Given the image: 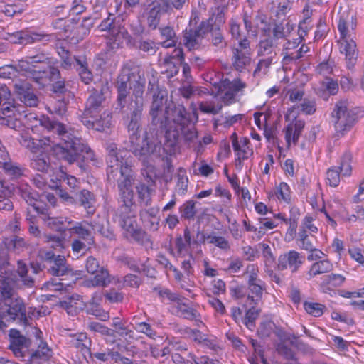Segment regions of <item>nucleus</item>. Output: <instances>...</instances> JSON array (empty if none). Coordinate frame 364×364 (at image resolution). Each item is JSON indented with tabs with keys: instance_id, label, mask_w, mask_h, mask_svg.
I'll list each match as a JSON object with an SVG mask.
<instances>
[{
	"instance_id": "15",
	"label": "nucleus",
	"mask_w": 364,
	"mask_h": 364,
	"mask_svg": "<svg viewBox=\"0 0 364 364\" xmlns=\"http://www.w3.org/2000/svg\"><path fill=\"white\" fill-rule=\"evenodd\" d=\"M9 348L17 358H24L26 353H29L28 348L31 341L22 336L19 331L11 329L9 332Z\"/></svg>"
},
{
	"instance_id": "3",
	"label": "nucleus",
	"mask_w": 364,
	"mask_h": 364,
	"mask_svg": "<svg viewBox=\"0 0 364 364\" xmlns=\"http://www.w3.org/2000/svg\"><path fill=\"white\" fill-rule=\"evenodd\" d=\"M166 114L169 115V119L173 122V125H171L166 131L164 149L169 154H172L179 142L178 128L190 123L191 117L183 105H176L172 101L167 102Z\"/></svg>"
},
{
	"instance_id": "39",
	"label": "nucleus",
	"mask_w": 364,
	"mask_h": 364,
	"mask_svg": "<svg viewBox=\"0 0 364 364\" xmlns=\"http://www.w3.org/2000/svg\"><path fill=\"white\" fill-rule=\"evenodd\" d=\"M301 40L296 38L294 41L287 40L283 47V62L288 64L291 61L298 60V55H296V48L298 47Z\"/></svg>"
},
{
	"instance_id": "53",
	"label": "nucleus",
	"mask_w": 364,
	"mask_h": 364,
	"mask_svg": "<svg viewBox=\"0 0 364 364\" xmlns=\"http://www.w3.org/2000/svg\"><path fill=\"white\" fill-rule=\"evenodd\" d=\"M261 313V309H257L255 306H252L247 309L243 317V323L245 326L252 330L255 327V321L258 318Z\"/></svg>"
},
{
	"instance_id": "38",
	"label": "nucleus",
	"mask_w": 364,
	"mask_h": 364,
	"mask_svg": "<svg viewBox=\"0 0 364 364\" xmlns=\"http://www.w3.org/2000/svg\"><path fill=\"white\" fill-rule=\"evenodd\" d=\"M56 50L61 60L60 66L65 70H70L74 67V65L77 63V60L81 58L73 55L71 53L63 46L57 45Z\"/></svg>"
},
{
	"instance_id": "57",
	"label": "nucleus",
	"mask_w": 364,
	"mask_h": 364,
	"mask_svg": "<svg viewBox=\"0 0 364 364\" xmlns=\"http://www.w3.org/2000/svg\"><path fill=\"white\" fill-rule=\"evenodd\" d=\"M304 306L308 314L315 317L321 316L326 309V306L321 304L307 301L304 303Z\"/></svg>"
},
{
	"instance_id": "13",
	"label": "nucleus",
	"mask_w": 364,
	"mask_h": 364,
	"mask_svg": "<svg viewBox=\"0 0 364 364\" xmlns=\"http://www.w3.org/2000/svg\"><path fill=\"white\" fill-rule=\"evenodd\" d=\"M232 65L236 70L242 72L251 62V48L247 38L241 39L237 46L232 48Z\"/></svg>"
},
{
	"instance_id": "5",
	"label": "nucleus",
	"mask_w": 364,
	"mask_h": 364,
	"mask_svg": "<svg viewBox=\"0 0 364 364\" xmlns=\"http://www.w3.org/2000/svg\"><path fill=\"white\" fill-rule=\"evenodd\" d=\"M108 151L107 169V180L118 179L125 176V173L132 175L130 154L126 149H118L117 144L111 143L107 145Z\"/></svg>"
},
{
	"instance_id": "32",
	"label": "nucleus",
	"mask_w": 364,
	"mask_h": 364,
	"mask_svg": "<svg viewBox=\"0 0 364 364\" xmlns=\"http://www.w3.org/2000/svg\"><path fill=\"white\" fill-rule=\"evenodd\" d=\"M333 269V264L328 259H323L314 262L308 272L309 278H314L319 274L331 272Z\"/></svg>"
},
{
	"instance_id": "18",
	"label": "nucleus",
	"mask_w": 364,
	"mask_h": 364,
	"mask_svg": "<svg viewBox=\"0 0 364 364\" xmlns=\"http://www.w3.org/2000/svg\"><path fill=\"white\" fill-rule=\"evenodd\" d=\"M304 257L295 250H290L281 255L278 258L277 267L279 270L289 268L291 272H296L302 265Z\"/></svg>"
},
{
	"instance_id": "28",
	"label": "nucleus",
	"mask_w": 364,
	"mask_h": 364,
	"mask_svg": "<svg viewBox=\"0 0 364 364\" xmlns=\"http://www.w3.org/2000/svg\"><path fill=\"white\" fill-rule=\"evenodd\" d=\"M346 281V277L341 274H326L321 278L319 286L324 292L340 287Z\"/></svg>"
},
{
	"instance_id": "47",
	"label": "nucleus",
	"mask_w": 364,
	"mask_h": 364,
	"mask_svg": "<svg viewBox=\"0 0 364 364\" xmlns=\"http://www.w3.org/2000/svg\"><path fill=\"white\" fill-rule=\"evenodd\" d=\"M161 35L165 40L161 42V46L164 48L175 47L177 43V37L173 28L166 26L161 28Z\"/></svg>"
},
{
	"instance_id": "50",
	"label": "nucleus",
	"mask_w": 364,
	"mask_h": 364,
	"mask_svg": "<svg viewBox=\"0 0 364 364\" xmlns=\"http://www.w3.org/2000/svg\"><path fill=\"white\" fill-rule=\"evenodd\" d=\"M196 201L189 200L186 201L179 207V213L181 218L186 220H193L197 213L196 208Z\"/></svg>"
},
{
	"instance_id": "19",
	"label": "nucleus",
	"mask_w": 364,
	"mask_h": 364,
	"mask_svg": "<svg viewBox=\"0 0 364 364\" xmlns=\"http://www.w3.org/2000/svg\"><path fill=\"white\" fill-rule=\"evenodd\" d=\"M9 264L7 252L1 250L0 252V294L4 299L11 298L14 291L8 279L3 275L4 272L1 271L4 269L6 273Z\"/></svg>"
},
{
	"instance_id": "43",
	"label": "nucleus",
	"mask_w": 364,
	"mask_h": 364,
	"mask_svg": "<svg viewBox=\"0 0 364 364\" xmlns=\"http://www.w3.org/2000/svg\"><path fill=\"white\" fill-rule=\"evenodd\" d=\"M159 152H161V151ZM159 156L160 153H159L158 155L149 156L145 159V161L140 159L143 163V166H144V168L141 169V174L144 178V182H145L146 184L155 185L156 173L154 171V166L151 165L149 162V159L152 157H159Z\"/></svg>"
},
{
	"instance_id": "24",
	"label": "nucleus",
	"mask_w": 364,
	"mask_h": 364,
	"mask_svg": "<svg viewBox=\"0 0 364 364\" xmlns=\"http://www.w3.org/2000/svg\"><path fill=\"white\" fill-rule=\"evenodd\" d=\"M87 226H90V223L83 220L75 222L72 227H65V228L71 235H77V239L87 240L89 244H95L94 235Z\"/></svg>"
},
{
	"instance_id": "49",
	"label": "nucleus",
	"mask_w": 364,
	"mask_h": 364,
	"mask_svg": "<svg viewBox=\"0 0 364 364\" xmlns=\"http://www.w3.org/2000/svg\"><path fill=\"white\" fill-rule=\"evenodd\" d=\"M31 166L33 168L43 173H47L50 168L49 158L41 154L33 157Z\"/></svg>"
},
{
	"instance_id": "26",
	"label": "nucleus",
	"mask_w": 364,
	"mask_h": 364,
	"mask_svg": "<svg viewBox=\"0 0 364 364\" xmlns=\"http://www.w3.org/2000/svg\"><path fill=\"white\" fill-rule=\"evenodd\" d=\"M117 213L120 218V225L125 231V237H128V233L137 227L135 219L136 210H118Z\"/></svg>"
},
{
	"instance_id": "17",
	"label": "nucleus",
	"mask_w": 364,
	"mask_h": 364,
	"mask_svg": "<svg viewBox=\"0 0 364 364\" xmlns=\"http://www.w3.org/2000/svg\"><path fill=\"white\" fill-rule=\"evenodd\" d=\"M356 26L357 21L355 16L348 11L343 12L340 16L338 25L341 35L338 41L353 39Z\"/></svg>"
},
{
	"instance_id": "41",
	"label": "nucleus",
	"mask_w": 364,
	"mask_h": 364,
	"mask_svg": "<svg viewBox=\"0 0 364 364\" xmlns=\"http://www.w3.org/2000/svg\"><path fill=\"white\" fill-rule=\"evenodd\" d=\"M183 299L181 296L178 301H176L173 304V309H175V314L185 318L192 320L197 316V311L191 308L188 304L184 303Z\"/></svg>"
},
{
	"instance_id": "44",
	"label": "nucleus",
	"mask_w": 364,
	"mask_h": 364,
	"mask_svg": "<svg viewBox=\"0 0 364 364\" xmlns=\"http://www.w3.org/2000/svg\"><path fill=\"white\" fill-rule=\"evenodd\" d=\"M141 80L140 82H135L133 85V95L134 99L132 101L134 103V107L143 108L144 107V98L143 94L144 91L145 79L144 77V72L141 70Z\"/></svg>"
},
{
	"instance_id": "12",
	"label": "nucleus",
	"mask_w": 364,
	"mask_h": 364,
	"mask_svg": "<svg viewBox=\"0 0 364 364\" xmlns=\"http://www.w3.org/2000/svg\"><path fill=\"white\" fill-rule=\"evenodd\" d=\"M257 272L258 269L254 265L247 266V273H249L247 287L251 294L247 296V300L251 301V304H257L266 289L265 283L258 277Z\"/></svg>"
},
{
	"instance_id": "7",
	"label": "nucleus",
	"mask_w": 364,
	"mask_h": 364,
	"mask_svg": "<svg viewBox=\"0 0 364 364\" xmlns=\"http://www.w3.org/2000/svg\"><path fill=\"white\" fill-rule=\"evenodd\" d=\"M148 90L153 93V101L151 105L149 114L151 117V124L159 127L161 131L159 132V136L163 133L162 129L166 127L169 120V115L166 114L168 95L166 90H160L158 86L149 83Z\"/></svg>"
},
{
	"instance_id": "37",
	"label": "nucleus",
	"mask_w": 364,
	"mask_h": 364,
	"mask_svg": "<svg viewBox=\"0 0 364 364\" xmlns=\"http://www.w3.org/2000/svg\"><path fill=\"white\" fill-rule=\"evenodd\" d=\"M0 165L4 171V173L11 178H18L23 176V168L17 163L13 162L9 156L6 159H1Z\"/></svg>"
},
{
	"instance_id": "23",
	"label": "nucleus",
	"mask_w": 364,
	"mask_h": 364,
	"mask_svg": "<svg viewBox=\"0 0 364 364\" xmlns=\"http://www.w3.org/2000/svg\"><path fill=\"white\" fill-rule=\"evenodd\" d=\"M112 116L109 113L104 112L100 119L90 118V117H82V122L88 129H92L97 132H105L111 126Z\"/></svg>"
},
{
	"instance_id": "52",
	"label": "nucleus",
	"mask_w": 364,
	"mask_h": 364,
	"mask_svg": "<svg viewBox=\"0 0 364 364\" xmlns=\"http://www.w3.org/2000/svg\"><path fill=\"white\" fill-rule=\"evenodd\" d=\"M163 6L160 4L154 5L147 13V24L149 28L155 29L159 23L161 11Z\"/></svg>"
},
{
	"instance_id": "51",
	"label": "nucleus",
	"mask_w": 364,
	"mask_h": 364,
	"mask_svg": "<svg viewBox=\"0 0 364 364\" xmlns=\"http://www.w3.org/2000/svg\"><path fill=\"white\" fill-rule=\"evenodd\" d=\"M32 360H48L51 357V350L46 343L41 342L36 351L28 353Z\"/></svg>"
},
{
	"instance_id": "45",
	"label": "nucleus",
	"mask_w": 364,
	"mask_h": 364,
	"mask_svg": "<svg viewBox=\"0 0 364 364\" xmlns=\"http://www.w3.org/2000/svg\"><path fill=\"white\" fill-rule=\"evenodd\" d=\"M198 108L205 114L215 115L221 111L223 104L218 102V96H215L213 100L200 102L198 105Z\"/></svg>"
},
{
	"instance_id": "8",
	"label": "nucleus",
	"mask_w": 364,
	"mask_h": 364,
	"mask_svg": "<svg viewBox=\"0 0 364 364\" xmlns=\"http://www.w3.org/2000/svg\"><path fill=\"white\" fill-rule=\"evenodd\" d=\"M95 85V87L93 88L92 94L87 100L82 117H96L102 111L103 103L110 93L107 80H101L98 84Z\"/></svg>"
},
{
	"instance_id": "33",
	"label": "nucleus",
	"mask_w": 364,
	"mask_h": 364,
	"mask_svg": "<svg viewBox=\"0 0 364 364\" xmlns=\"http://www.w3.org/2000/svg\"><path fill=\"white\" fill-rule=\"evenodd\" d=\"M155 185L146 184L145 182H140L136 186L139 201L141 204L148 206L151 203V196L154 193Z\"/></svg>"
},
{
	"instance_id": "55",
	"label": "nucleus",
	"mask_w": 364,
	"mask_h": 364,
	"mask_svg": "<svg viewBox=\"0 0 364 364\" xmlns=\"http://www.w3.org/2000/svg\"><path fill=\"white\" fill-rule=\"evenodd\" d=\"M111 282L110 275L107 269L101 268L90 283L92 287H107Z\"/></svg>"
},
{
	"instance_id": "30",
	"label": "nucleus",
	"mask_w": 364,
	"mask_h": 364,
	"mask_svg": "<svg viewBox=\"0 0 364 364\" xmlns=\"http://www.w3.org/2000/svg\"><path fill=\"white\" fill-rule=\"evenodd\" d=\"M77 200L81 206H82L87 211L88 215H93L95 212V204L96 199L92 193L83 189L76 194Z\"/></svg>"
},
{
	"instance_id": "14",
	"label": "nucleus",
	"mask_w": 364,
	"mask_h": 364,
	"mask_svg": "<svg viewBox=\"0 0 364 364\" xmlns=\"http://www.w3.org/2000/svg\"><path fill=\"white\" fill-rule=\"evenodd\" d=\"M13 83L14 91L21 102L28 107L38 106L39 99L27 80L16 79Z\"/></svg>"
},
{
	"instance_id": "46",
	"label": "nucleus",
	"mask_w": 364,
	"mask_h": 364,
	"mask_svg": "<svg viewBox=\"0 0 364 364\" xmlns=\"http://www.w3.org/2000/svg\"><path fill=\"white\" fill-rule=\"evenodd\" d=\"M277 42L267 37L264 40L259 42L258 47V55L262 56H275V47L277 46Z\"/></svg>"
},
{
	"instance_id": "48",
	"label": "nucleus",
	"mask_w": 364,
	"mask_h": 364,
	"mask_svg": "<svg viewBox=\"0 0 364 364\" xmlns=\"http://www.w3.org/2000/svg\"><path fill=\"white\" fill-rule=\"evenodd\" d=\"M71 343L76 348L90 353L92 342L85 333H80L74 335Z\"/></svg>"
},
{
	"instance_id": "35",
	"label": "nucleus",
	"mask_w": 364,
	"mask_h": 364,
	"mask_svg": "<svg viewBox=\"0 0 364 364\" xmlns=\"http://www.w3.org/2000/svg\"><path fill=\"white\" fill-rule=\"evenodd\" d=\"M178 130L180 134L179 141L183 140V143L188 146L194 144L198 139V131L191 122L178 128Z\"/></svg>"
},
{
	"instance_id": "54",
	"label": "nucleus",
	"mask_w": 364,
	"mask_h": 364,
	"mask_svg": "<svg viewBox=\"0 0 364 364\" xmlns=\"http://www.w3.org/2000/svg\"><path fill=\"white\" fill-rule=\"evenodd\" d=\"M202 239L203 241L205 239L208 240L209 243L213 244L215 246L224 251H228L230 250V245L228 240L224 237L216 236L215 234H210L205 236L202 234Z\"/></svg>"
},
{
	"instance_id": "11",
	"label": "nucleus",
	"mask_w": 364,
	"mask_h": 364,
	"mask_svg": "<svg viewBox=\"0 0 364 364\" xmlns=\"http://www.w3.org/2000/svg\"><path fill=\"white\" fill-rule=\"evenodd\" d=\"M246 84L240 78H235L232 81L228 79L222 80L218 87V102L223 105H229L236 102V95L242 92L246 87Z\"/></svg>"
},
{
	"instance_id": "42",
	"label": "nucleus",
	"mask_w": 364,
	"mask_h": 364,
	"mask_svg": "<svg viewBox=\"0 0 364 364\" xmlns=\"http://www.w3.org/2000/svg\"><path fill=\"white\" fill-rule=\"evenodd\" d=\"M38 213L41 215L42 220L48 227L59 231L67 230L66 226H62L63 218L50 217L48 210L44 208H42Z\"/></svg>"
},
{
	"instance_id": "25",
	"label": "nucleus",
	"mask_w": 364,
	"mask_h": 364,
	"mask_svg": "<svg viewBox=\"0 0 364 364\" xmlns=\"http://www.w3.org/2000/svg\"><path fill=\"white\" fill-rule=\"evenodd\" d=\"M297 343V338L294 336H284L277 345V351L286 359L293 360L294 358V352L292 347H296Z\"/></svg>"
},
{
	"instance_id": "60",
	"label": "nucleus",
	"mask_w": 364,
	"mask_h": 364,
	"mask_svg": "<svg viewBox=\"0 0 364 364\" xmlns=\"http://www.w3.org/2000/svg\"><path fill=\"white\" fill-rule=\"evenodd\" d=\"M134 240L138 243L144 245L149 242V237L147 234L140 228L137 227L134 228L132 231L128 233V237Z\"/></svg>"
},
{
	"instance_id": "58",
	"label": "nucleus",
	"mask_w": 364,
	"mask_h": 364,
	"mask_svg": "<svg viewBox=\"0 0 364 364\" xmlns=\"http://www.w3.org/2000/svg\"><path fill=\"white\" fill-rule=\"evenodd\" d=\"M90 227L105 237L109 240H112L114 237V232L109 226L105 227L103 224L93 221L90 223Z\"/></svg>"
},
{
	"instance_id": "16",
	"label": "nucleus",
	"mask_w": 364,
	"mask_h": 364,
	"mask_svg": "<svg viewBox=\"0 0 364 364\" xmlns=\"http://www.w3.org/2000/svg\"><path fill=\"white\" fill-rule=\"evenodd\" d=\"M293 30L294 24L291 21L274 20L272 28H264L262 32L265 36L277 42L279 39L287 37Z\"/></svg>"
},
{
	"instance_id": "34",
	"label": "nucleus",
	"mask_w": 364,
	"mask_h": 364,
	"mask_svg": "<svg viewBox=\"0 0 364 364\" xmlns=\"http://www.w3.org/2000/svg\"><path fill=\"white\" fill-rule=\"evenodd\" d=\"M23 40H26L27 44L41 42L44 45L53 41L55 38L54 34L45 33L43 32L26 31V33H20Z\"/></svg>"
},
{
	"instance_id": "27",
	"label": "nucleus",
	"mask_w": 364,
	"mask_h": 364,
	"mask_svg": "<svg viewBox=\"0 0 364 364\" xmlns=\"http://www.w3.org/2000/svg\"><path fill=\"white\" fill-rule=\"evenodd\" d=\"M250 140L247 138H242L240 142L236 141L233 143V149L236 152L237 159L236 166L242 167V161L247 159L250 156L253 154V151L249 146Z\"/></svg>"
},
{
	"instance_id": "22",
	"label": "nucleus",
	"mask_w": 364,
	"mask_h": 364,
	"mask_svg": "<svg viewBox=\"0 0 364 364\" xmlns=\"http://www.w3.org/2000/svg\"><path fill=\"white\" fill-rule=\"evenodd\" d=\"M339 49L341 53H344L347 67L350 69L354 67L358 51L356 48V43L353 39L338 41Z\"/></svg>"
},
{
	"instance_id": "62",
	"label": "nucleus",
	"mask_w": 364,
	"mask_h": 364,
	"mask_svg": "<svg viewBox=\"0 0 364 364\" xmlns=\"http://www.w3.org/2000/svg\"><path fill=\"white\" fill-rule=\"evenodd\" d=\"M93 245L94 244H89L87 240L74 239L71 243V248L73 252L78 254L86 252L87 250L90 249L91 246Z\"/></svg>"
},
{
	"instance_id": "36",
	"label": "nucleus",
	"mask_w": 364,
	"mask_h": 364,
	"mask_svg": "<svg viewBox=\"0 0 364 364\" xmlns=\"http://www.w3.org/2000/svg\"><path fill=\"white\" fill-rule=\"evenodd\" d=\"M71 269L66 263L64 256L58 255L52 262V264L48 269V272L53 276H63L68 274Z\"/></svg>"
},
{
	"instance_id": "40",
	"label": "nucleus",
	"mask_w": 364,
	"mask_h": 364,
	"mask_svg": "<svg viewBox=\"0 0 364 364\" xmlns=\"http://www.w3.org/2000/svg\"><path fill=\"white\" fill-rule=\"evenodd\" d=\"M173 53L174 55L173 56L166 55L162 61L163 65L167 67L165 71L167 77H172L178 73V68L173 63V58L176 57L183 60V53L181 48L175 49Z\"/></svg>"
},
{
	"instance_id": "1",
	"label": "nucleus",
	"mask_w": 364,
	"mask_h": 364,
	"mask_svg": "<svg viewBox=\"0 0 364 364\" xmlns=\"http://www.w3.org/2000/svg\"><path fill=\"white\" fill-rule=\"evenodd\" d=\"M36 120L47 130L57 134L61 141L55 142L50 136L33 139L27 132L21 133L19 143L31 152L53 150L60 160L69 164L80 163L84 152L90 157L93 155L90 148L80 139L75 136L64 124L45 116Z\"/></svg>"
},
{
	"instance_id": "9",
	"label": "nucleus",
	"mask_w": 364,
	"mask_h": 364,
	"mask_svg": "<svg viewBox=\"0 0 364 364\" xmlns=\"http://www.w3.org/2000/svg\"><path fill=\"white\" fill-rule=\"evenodd\" d=\"M199 20L197 14H193L189 24V28L184 31L183 45L190 50L198 49L202 43V40L205 37L210 28L209 21H202L196 28H192L191 26L195 24Z\"/></svg>"
},
{
	"instance_id": "2",
	"label": "nucleus",
	"mask_w": 364,
	"mask_h": 364,
	"mask_svg": "<svg viewBox=\"0 0 364 364\" xmlns=\"http://www.w3.org/2000/svg\"><path fill=\"white\" fill-rule=\"evenodd\" d=\"M131 113L130 121L127 128L130 133V143L132 153L139 159H145L150 155H158L161 149V142L159 139V130L150 129L144 137L140 140L137 132L140 127L143 108L134 107Z\"/></svg>"
},
{
	"instance_id": "20",
	"label": "nucleus",
	"mask_w": 364,
	"mask_h": 364,
	"mask_svg": "<svg viewBox=\"0 0 364 364\" xmlns=\"http://www.w3.org/2000/svg\"><path fill=\"white\" fill-rule=\"evenodd\" d=\"M16 107L9 100H5L0 107V124L11 129H16L20 122L13 117L15 115Z\"/></svg>"
},
{
	"instance_id": "64",
	"label": "nucleus",
	"mask_w": 364,
	"mask_h": 364,
	"mask_svg": "<svg viewBox=\"0 0 364 364\" xmlns=\"http://www.w3.org/2000/svg\"><path fill=\"white\" fill-rule=\"evenodd\" d=\"M297 108L303 113L311 115L316 112V104L313 100L304 99L302 102L297 105Z\"/></svg>"
},
{
	"instance_id": "56",
	"label": "nucleus",
	"mask_w": 364,
	"mask_h": 364,
	"mask_svg": "<svg viewBox=\"0 0 364 364\" xmlns=\"http://www.w3.org/2000/svg\"><path fill=\"white\" fill-rule=\"evenodd\" d=\"M305 125L303 120L296 119L293 124H289L285 129V139L289 145L291 139L292 132L301 134Z\"/></svg>"
},
{
	"instance_id": "63",
	"label": "nucleus",
	"mask_w": 364,
	"mask_h": 364,
	"mask_svg": "<svg viewBox=\"0 0 364 364\" xmlns=\"http://www.w3.org/2000/svg\"><path fill=\"white\" fill-rule=\"evenodd\" d=\"M208 32L210 33L211 41L213 44L215 46H220L221 47H223V36L218 26L210 24V28Z\"/></svg>"
},
{
	"instance_id": "4",
	"label": "nucleus",
	"mask_w": 364,
	"mask_h": 364,
	"mask_svg": "<svg viewBox=\"0 0 364 364\" xmlns=\"http://www.w3.org/2000/svg\"><path fill=\"white\" fill-rule=\"evenodd\" d=\"M141 79V68L139 65L134 61H128L124 65L117 82V105L119 107V112H122L127 105V97L129 90L135 82H140Z\"/></svg>"
},
{
	"instance_id": "10",
	"label": "nucleus",
	"mask_w": 364,
	"mask_h": 364,
	"mask_svg": "<svg viewBox=\"0 0 364 364\" xmlns=\"http://www.w3.org/2000/svg\"><path fill=\"white\" fill-rule=\"evenodd\" d=\"M125 176H122L118 179L108 180L110 183L118 185L119 193V208L118 210L135 209L136 205L134 201V191L132 190V183L134 181L133 176L124 173Z\"/></svg>"
},
{
	"instance_id": "6",
	"label": "nucleus",
	"mask_w": 364,
	"mask_h": 364,
	"mask_svg": "<svg viewBox=\"0 0 364 364\" xmlns=\"http://www.w3.org/2000/svg\"><path fill=\"white\" fill-rule=\"evenodd\" d=\"M361 112L358 108L353 107L348 100L338 101L331 113L336 136H343L346 132L349 131L355 124Z\"/></svg>"
},
{
	"instance_id": "29",
	"label": "nucleus",
	"mask_w": 364,
	"mask_h": 364,
	"mask_svg": "<svg viewBox=\"0 0 364 364\" xmlns=\"http://www.w3.org/2000/svg\"><path fill=\"white\" fill-rule=\"evenodd\" d=\"M18 193L26 203L31 206L36 213H38L42 209V208L36 205V202L38 200L39 195L31 186L27 185H21L18 188Z\"/></svg>"
},
{
	"instance_id": "21",
	"label": "nucleus",
	"mask_w": 364,
	"mask_h": 364,
	"mask_svg": "<svg viewBox=\"0 0 364 364\" xmlns=\"http://www.w3.org/2000/svg\"><path fill=\"white\" fill-rule=\"evenodd\" d=\"M159 212L158 207L144 208L139 212V217L144 225L151 231H156L159 228L160 221L158 217Z\"/></svg>"
},
{
	"instance_id": "61",
	"label": "nucleus",
	"mask_w": 364,
	"mask_h": 364,
	"mask_svg": "<svg viewBox=\"0 0 364 364\" xmlns=\"http://www.w3.org/2000/svg\"><path fill=\"white\" fill-rule=\"evenodd\" d=\"M26 77L31 78L34 82L41 85L46 83L47 75L46 70H36L35 65Z\"/></svg>"
},
{
	"instance_id": "31",
	"label": "nucleus",
	"mask_w": 364,
	"mask_h": 364,
	"mask_svg": "<svg viewBox=\"0 0 364 364\" xmlns=\"http://www.w3.org/2000/svg\"><path fill=\"white\" fill-rule=\"evenodd\" d=\"M80 80L85 85L90 84L93 80V74L89 67L87 59L81 57L77 60V63L74 65Z\"/></svg>"
},
{
	"instance_id": "59",
	"label": "nucleus",
	"mask_w": 364,
	"mask_h": 364,
	"mask_svg": "<svg viewBox=\"0 0 364 364\" xmlns=\"http://www.w3.org/2000/svg\"><path fill=\"white\" fill-rule=\"evenodd\" d=\"M291 9V4L289 1H284L283 2H280L278 4L277 9L276 11L274 20L278 21H290L289 18H287V14L288 11Z\"/></svg>"
}]
</instances>
